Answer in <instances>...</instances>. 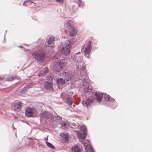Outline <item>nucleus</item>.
<instances>
[{"label": "nucleus", "mask_w": 152, "mask_h": 152, "mask_svg": "<svg viewBox=\"0 0 152 152\" xmlns=\"http://www.w3.org/2000/svg\"><path fill=\"white\" fill-rule=\"evenodd\" d=\"M78 1H79V0H78Z\"/></svg>", "instance_id": "nucleus-40"}, {"label": "nucleus", "mask_w": 152, "mask_h": 152, "mask_svg": "<svg viewBox=\"0 0 152 152\" xmlns=\"http://www.w3.org/2000/svg\"><path fill=\"white\" fill-rule=\"evenodd\" d=\"M25 114L28 117H36L38 115V112L35 108L28 107L26 110Z\"/></svg>", "instance_id": "nucleus-8"}, {"label": "nucleus", "mask_w": 152, "mask_h": 152, "mask_svg": "<svg viewBox=\"0 0 152 152\" xmlns=\"http://www.w3.org/2000/svg\"><path fill=\"white\" fill-rule=\"evenodd\" d=\"M45 43V41L43 40H42V39H39L38 40V45L39 44H40L39 46L41 47V48H43V45L44 46V47L45 45L44 44Z\"/></svg>", "instance_id": "nucleus-22"}, {"label": "nucleus", "mask_w": 152, "mask_h": 152, "mask_svg": "<svg viewBox=\"0 0 152 152\" xmlns=\"http://www.w3.org/2000/svg\"><path fill=\"white\" fill-rule=\"evenodd\" d=\"M56 83L59 85H64L66 83L65 80L61 78H56Z\"/></svg>", "instance_id": "nucleus-19"}, {"label": "nucleus", "mask_w": 152, "mask_h": 152, "mask_svg": "<svg viewBox=\"0 0 152 152\" xmlns=\"http://www.w3.org/2000/svg\"><path fill=\"white\" fill-rule=\"evenodd\" d=\"M104 93H101L99 92H96L95 93V95L96 96V99L98 102H100L101 101V99L102 96L104 95Z\"/></svg>", "instance_id": "nucleus-16"}, {"label": "nucleus", "mask_w": 152, "mask_h": 152, "mask_svg": "<svg viewBox=\"0 0 152 152\" xmlns=\"http://www.w3.org/2000/svg\"><path fill=\"white\" fill-rule=\"evenodd\" d=\"M47 80L50 81L51 80H52V78H51V77L50 76H48L46 78Z\"/></svg>", "instance_id": "nucleus-34"}, {"label": "nucleus", "mask_w": 152, "mask_h": 152, "mask_svg": "<svg viewBox=\"0 0 152 152\" xmlns=\"http://www.w3.org/2000/svg\"><path fill=\"white\" fill-rule=\"evenodd\" d=\"M15 78H16L15 77H11L7 78L6 79V80L7 81H12V80H14L15 79Z\"/></svg>", "instance_id": "nucleus-30"}, {"label": "nucleus", "mask_w": 152, "mask_h": 152, "mask_svg": "<svg viewBox=\"0 0 152 152\" xmlns=\"http://www.w3.org/2000/svg\"><path fill=\"white\" fill-rule=\"evenodd\" d=\"M66 67V64L64 62H61L59 60L55 61L53 64V68L57 72H59Z\"/></svg>", "instance_id": "nucleus-7"}, {"label": "nucleus", "mask_w": 152, "mask_h": 152, "mask_svg": "<svg viewBox=\"0 0 152 152\" xmlns=\"http://www.w3.org/2000/svg\"><path fill=\"white\" fill-rule=\"evenodd\" d=\"M61 136L66 140L68 139V135L66 134L62 133L61 134Z\"/></svg>", "instance_id": "nucleus-27"}, {"label": "nucleus", "mask_w": 152, "mask_h": 152, "mask_svg": "<svg viewBox=\"0 0 152 152\" xmlns=\"http://www.w3.org/2000/svg\"><path fill=\"white\" fill-rule=\"evenodd\" d=\"M75 5H73L72 6V9L73 10L74 12L77 11V7H76L75 8Z\"/></svg>", "instance_id": "nucleus-33"}, {"label": "nucleus", "mask_w": 152, "mask_h": 152, "mask_svg": "<svg viewBox=\"0 0 152 152\" xmlns=\"http://www.w3.org/2000/svg\"><path fill=\"white\" fill-rule=\"evenodd\" d=\"M80 75L76 76L75 75L73 72H67L64 73L62 75L64 80L68 81L69 80L76 81L79 80H82L84 93L89 94L92 92V87L89 84L88 77L86 75H82L81 72H80Z\"/></svg>", "instance_id": "nucleus-1"}, {"label": "nucleus", "mask_w": 152, "mask_h": 152, "mask_svg": "<svg viewBox=\"0 0 152 152\" xmlns=\"http://www.w3.org/2000/svg\"><path fill=\"white\" fill-rule=\"evenodd\" d=\"M45 143L50 148L53 149H55V147L51 143L49 142H48L47 141H45Z\"/></svg>", "instance_id": "nucleus-25"}, {"label": "nucleus", "mask_w": 152, "mask_h": 152, "mask_svg": "<svg viewBox=\"0 0 152 152\" xmlns=\"http://www.w3.org/2000/svg\"><path fill=\"white\" fill-rule=\"evenodd\" d=\"M72 125L75 126V123L72 124Z\"/></svg>", "instance_id": "nucleus-36"}, {"label": "nucleus", "mask_w": 152, "mask_h": 152, "mask_svg": "<svg viewBox=\"0 0 152 152\" xmlns=\"http://www.w3.org/2000/svg\"><path fill=\"white\" fill-rule=\"evenodd\" d=\"M5 37V35H4V37ZM4 39L5 40V38H4Z\"/></svg>", "instance_id": "nucleus-39"}, {"label": "nucleus", "mask_w": 152, "mask_h": 152, "mask_svg": "<svg viewBox=\"0 0 152 152\" xmlns=\"http://www.w3.org/2000/svg\"><path fill=\"white\" fill-rule=\"evenodd\" d=\"M78 4L79 7L83 8L84 7V2H83L81 0H79Z\"/></svg>", "instance_id": "nucleus-28"}, {"label": "nucleus", "mask_w": 152, "mask_h": 152, "mask_svg": "<svg viewBox=\"0 0 152 152\" xmlns=\"http://www.w3.org/2000/svg\"><path fill=\"white\" fill-rule=\"evenodd\" d=\"M94 99L91 97L87 99L83 100L82 101L83 105L85 107H87L90 105L91 104L93 103L94 101Z\"/></svg>", "instance_id": "nucleus-12"}, {"label": "nucleus", "mask_w": 152, "mask_h": 152, "mask_svg": "<svg viewBox=\"0 0 152 152\" xmlns=\"http://www.w3.org/2000/svg\"><path fill=\"white\" fill-rule=\"evenodd\" d=\"M55 38L53 37H50L48 40V45L52 44L54 41Z\"/></svg>", "instance_id": "nucleus-26"}, {"label": "nucleus", "mask_w": 152, "mask_h": 152, "mask_svg": "<svg viewBox=\"0 0 152 152\" xmlns=\"http://www.w3.org/2000/svg\"><path fill=\"white\" fill-rule=\"evenodd\" d=\"M48 72V69L47 67H45L43 69L41 70L38 75L39 77H42L45 75Z\"/></svg>", "instance_id": "nucleus-15"}, {"label": "nucleus", "mask_w": 152, "mask_h": 152, "mask_svg": "<svg viewBox=\"0 0 152 152\" xmlns=\"http://www.w3.org/2000/svg\"><path fill=\"white\" fill-rule=\"evenodd\" d=\"M71 150V152H81L82 151L81 147L76 145L73 146Z\"/></svg>", "instance_id": "nucleus-17"}, {"label": "nucleus", "mask_w": 152, "mask_h": 152, "mask_svg": "<svg viewBox=\"0 0 152 152\" xmlns=\"http://www.w3.org/2000/svg\"><path fill=\"white\" fill-rule=\"evenodd\" d=\"M66 27L72 36H74L75 34V30L74 28V22L72 20H69L66 23Z\"/></svg>", "instance_id": "nucleus-9"}, {"label": "nucleus", "mask_w": 152, "mask_h": 152, "mask_svg": "<svg viewBox=\"0 0 152 152\" xmlns=\"http://www.w3.org/2000/svg\"><path fill=\"white\" fill-rule=\"evenodd\" d=\"M57 3L60 4H63L64 1V0H55Z\"/></svg>", "instance_id": "nucleus-31"}, {"label": "nucleus", "mask_w": 152, "mask_h": 152, "mask_svg": "<svg viewBox=\"0 0 152 152\" xmlns=\"http://www.w3.org/2000/svg\"><path fill=\"white\" fill-rule=\"evenodd\" d=\"M80 130L81 132L76 131L78 137L80 138H85L87 135L86 128L85 126H81Z\"/></svg>", "instance_id": "nucleus-10"}, {"label": "nucleus", "mask_w": 152, "mask_h": 152, "mask_svg": "<svg viewBox=\"0 0 152 152\" xmlns=\"http://www.w3.org/2000/svg\"><path fill=\"white\" fill-rule=\"evenodd\" d=\"M92 47L91 41L88 40L81 48V50L84 53V55L88 58H90Z\"/></svg>", "instance_id": "nucleus-4"}, {"label": "nucleus", "mask_w": 152, "mask_h": 152, "mask_svg": "<svg viewBox=\"0 0 152 152\" xmlns=\"http://www.w3.org/2000/svg\"><path fill=\"white\" fill-rule=\"evenodd\" d=\"M29 4H32V5L35 6L36 4L34 2H32L31 0H26L25 1L23 4V5H25V6H27L29 5Z\"/></svg>", "instance_id": "nucleus-21"}, {"label": "nucleus", "mask_w": 152, "mask_h": 152, "mask_svg": "<svg viewBox=\"0 0 152 152\" xmlns=\"http://www.w3.org/2000/svg\"><path fill=\"white\" fill-rule=\"evenodd\" d=\"M85 145V149L86 152H93L94 150L92 147L89 145Z\"/></svg>", "instance_id": "nucleus-20"}, {"label": "nucleus", "mask_w": 152, "mask_h": 152, "mask_svg": "<svg viewBox=\"0 0 152 152\" xmlns=\"http://www.w3.org/2000/svg\"><path fill=\"white\" fill-rule=\"evenodd\" d=\"M13 129H15V128H14V127H13Z\"/></svg>", "instance_id": "nucleus-38"}, {"label": "nucleus", "mask_w": 152, "mask_h": 152, "mask_svg": "<svg viewBox=\"0 0 152 152\" xmlns=\"http://www.w3.org/2000/svg\"><path fill=\"white\" fill-rule=\"evenodd\" d=\"M52 85V83L50 82L45 81L44 83L45 88L49 91H52L53 90Z\"/></svg>", "instance_id": "nucleus-13"}, {"label": "nucleus", "mask_w": 152, "mask_h": 152, "mask_svg": "<svg viewBox=\"0 0 152 152\" xmlns=\"http://www.w3.org/2000/svg\"><path fill=\"white\" fill-rule=\"evenodd\" d=\"M29 88V86H26V87H24V88L23 90V92H25L27 90V89Z\"/></svg>", "instance_id": "nucleus-32"}, {"label": "nucleus", "mask_w": 152, "mask_h": 152, "mask_svg": "<svg viewBox=\"0 0 152 152\" xmlns=\"http://www.w3.org/2000/svg\"><path fill=\"white\" fill-rule=\"evenodd\" d=\"M65 101L66 103L70 105H71L72 103V100L70 97H67Z\"/></svg>", "instance_id": "nucleus-24"}, {"label": "nucleus", "mask_w": 152, "mask_h": 152, "mask_svg": "<svg viewBox=\"0 0 152 152\" xmlns=\"http://www.w3.org/2000/svg\"><path fill=\"white\" fill-rule=\"evenodd\" d=\"M70 43V41L67 38L66 41L58 45L59 50L61 51L63 55L66 56L69 54L72 47Z\"/></svg>", "instance_id": "nucleus-3"}, {"label": "nucleus", "mask_w": 152, "mask_h": 152, "mask_svg": "<svg viewBox=\"0 0 152 152\" xmlns=\"http://www.w3.org/2000/svg\"><path fill=\"white\" fill-rule=\"evenodd\" d=\"M80 52L72 55L71 57V59L76 61V65L77 66V69L79 70H83L86 67L83 61V57L79 55Z\"/></svg>", "instance_id": "nucleus-2"}, {"label": "nucleus", "mask_w": 152, "mask_h": 152, "mask_svg": "<svg viewBox=\"0 0 152 152\" xmlns=\"http://www.w3.org/2000/svg\"><path fill=\"white\" fill-rule=\"evenodd\" d=\"M32 55L40 64L43 63L45 58V53L41 50L33 52Z\"/></svg>", "instance_id": "nucleus-5"}, {"label": "nucleus", "mask_w": 152, "mask_h": 152, "mask_svg": "<svg viewBox=\"0 0 152 152\" xmlns=\"http://www.w3.org/2000/svg\"><path fill=\"white\" fill-rule=\"evenodd\" d=\"M22 103L20 102L15 103L13 106V108L15 111H19L21 108Z\"/></svg>", "instance_id": "nucleus-14"}, {"label": "nucleus", "mask_w": 152, "mask_h": 152, "mask_svg": "<svg viewBox=\"0 0 152 152\" xmlns=\"http://www.w3.org/2000/svg\"><path fill=\"white\" fill-rule=\"evenodd\" d=\"M104 98L105 100L109 102H114L115 101V99L111 98L109 95L106 94L105 93L104 94Z\"/></svg>", "instance_id": "nucleus-18"}, {"label": "nucleus", "mask_w": 152, "mask_h": 152, "mask_svg": "<svg viewBox=\"0 0 152 152\" xmlns=\"http://www.w3.org/2000/svg\"><path fill=\"white\" fill-rule=\"evenodd\" d=\"M55 119L53 121V124L56 126H52L53 127L57 126L59 128L64 129L66 125V122L62 120V117H59L58 115L55 116Z\"/></svg>", "instance_id": "nucleus-6"}, {"label": "nucleus", "mask_w": 152, "mask_h": 152, "mask_svg": "<svg viewBox=\"0 0 152 152\" xmlns=\"http://www.w3.org/2000/svg\"><path fill=\"white\" fill-rule=\"evenodd\" d=\"M48 136L47 137L45 138V140H46V141H47L48 140Z\"/></svg>", "instance_id": "nucleus-35"}, {"label": "nucleus", "mask_w": 152, "mask_h": 152, "mask_svg": "<svg viewBox=\"0 0 152 152\" xmlns=\"http://www.w3.org/2000/svg\"><path fill=\"white\" fill-rule=\"evenodd\" d=\"M109 103L110 104V107L113 109H115L117 105V103L115 101L113 102H109Z\"/></svg>", "instance_id": "nucleus-23"}, {"label": "nucleus", "mask_w": 152, "mask_h": 152, "mask_svg": "<svg viewBox=\"0 0 152 152\" xmlns=\"http://www.w3.org/2000/svg\"><path fill=\"white\" fill-rule=\"evenodd\" d=\"M39 116L41 118H48L51 120L54 118V116L50 112L44 111L40 114Z\"/></svg>", "instance_id": "nucleus-11"}, {"label": "nucleus", "mask_w": 152, "mask_h": 152, "mask_svg": "<svg viewBox=\"0 0 152 152\" xmlns=\"http://www.w3.org/2000/svg\"><path fill=\"white\" fill-rule=\"evenodd\" d=\"M19 47H20V48H23V47L22 46H19Z\"/></svg>", "instance_id": "nucleus-37"}, {"label": "nucleus", "mask_w": 152, "mask_h": 152, "mask_svg": "<svg viewBox=\"0 0 152 152\" xmlns=\"http://www.w3.org/2000/svg\"><path fill=\"white\" fill-rule=\"evenodd\" d=\"M67 95V94L66 93L63 92L61 93V96L64 99H65Z\"/></svg>", "instance_id": "nucleus-29"}]
</instances>
